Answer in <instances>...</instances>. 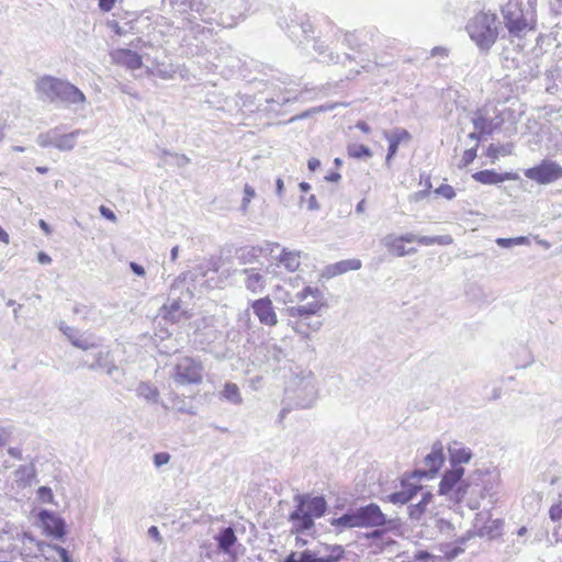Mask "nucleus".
I'll return each instance as SVG.
<instances>
[{"label": "nucleus", "instance_id": "10", "mask_svg": "<svg viewBox=\"0 0 562 562\" xmlns=\"http://www.w3.org/2000/svg\"><path fill=\"white\" fill-rule=\"evenodd\" d=\"M59 329L69 339L71 345L79 349L87 351L100 346V338L92 333H80L77 328L70 327L65 323H60Z\"/></svg>", "mask_w": 562, "mask_h": 562}, {"label": "nucleus", "instance_id": "41", "mask_svg": "<svg viewBox=\"0 0 562 562\" xmlns=\"http://www.w3.org/2000/svg\"><path fill=\"white\" fill-rule=\"evenodd\" d=\"M452 243H453V239L450 235H440V236H434V237L419 236V239H418V244L424 245V246H431L435 244L446 246V245H450Z\"/></svg>", "mask_w": 562, "mask_h": 562}, {"label": "nucleus", "instance_id": "24", "mask_svg": "<svg viewBox=\"0 0 562 562\" xmlns=\"http://www.w3.org/2000/svg\"><path fill=\"white\" fill-rule=\"evenodd\" d=\"M116 64L123 65L128 69L135 70L142 67V57L131 49H117L112 54Z\"/></svg>", "mask_w": 562, "mask_h": 562}, {"label": "nucleus", "instance_id": "25", "mask_svg": "<svg viewBox=\"0 0 562 562\" xmlns=\"http://www.w3.org/2000/svg\"><path fill=\"white\" fill-rule=\"evenodd\" d=\"M381 243L390 252L397 257L415 254L417 251L416 248H409L406 250L403 245L404 240L402 239V236H395L393 234L386 235Z\"/></svg>", "mask_w": 562, "mask_h": 562}, {"label": "nucleus", "instance_id": "59", "mask_svg": "<svg viewBox=\"0 0 562 562\" xmlns=\"http://www.w3.org/2000/svg\"><path fill=\"white\" fill-rule=\"evenodd\" d=\"M172 156H173L175 162L178 167L182 168L190 164V158L187 157L186 155L172 154Z\"/></svg>", "mask_w": 562, "mask_h": 562}, {"label": "nucleus", "instance_id": "54", "mask_svg": "<svg viewBox=\"0 0 562 562\" xmlns=\"http://www.w3.org/2000/svg\"><path fill=\"white\" fill-rule=\"evenodd\" d=\"M450 49L446 46H436L430 50L431 57L448 58Z\"/></svg>", "mask_w": 562, "mask_h": 562}, {"label": "nucleus", "instance_id": "12", "mask_svg": "<svg viewBox=\"0 0 562 562\" xmlns=\"http://www.w3.org/2000/svg\"><path fill=\"white\" fill-rule=\"evenodd\" d=\"M56 103H60L67 108L74 106L75 110H78L82 109L87 103V98L78 87L63 79Z\"/></svg>", "mask_w": 562, "mask_h": 562}, {"label": "nucleus", "instance_id": "13", "mask_svg": "<svg viewBox=\"0 0 562 562\" xmlns=\"http://www.w3.org/2000/svg\"><path fill=\"white\" fill-rule=\"evenodd\" d=\"M56 103H60L67 108L74 106L75 110H78L82 109L87 103V98L78 87L63 79Z\"/></svg>", "mask_w": 562, "mask_h": 562}, {"label": "nucleus", "instance_id": "17", "mask_svg": "<svg viewBox=\"0 0 562 562\" xmlns=\"http://www.w3.org/2000/svg\"><path fill=\"white\" fill-rule=\"evenodd\" d=\"M463 474L464 469L460 465H453L451 470L446 471L439 484V494L446 495L454 502L453 496L458 491V485L464 481L462 480Z\"/></svg>", "mask_w": 562, "mask_h": 562}, {"label": "nucleus", "instance_id": "28", "mask_svg": "<svg viewBox=\"0 0 562 562\" xmlns=\"http://www.w3.org/2000/svg\"><path fill=\"white\" fill-rule=\"evenodd\" d=\"M442 445L441 442H435L431 449V452L425 457V465L427 471L430 473H436L443 462V453H442Z\"/></svg>", "mask_w": 562, "mask_h": 562}, {"label": "nucleus", "instance_id": "62", "mask_svg": "<svg viewBox=\"0 0 562 562\" xmlns=\"http://www.w3.org/2000/svg\"><path fill=\"white\" fill-rule=\"evenodd\" d=\"M116 0H99V8L104 11L109 12L113 9Z\"/></svg>", "mask_w": 562, "mask_h": 562}, {"label": "nucleus", "instance_id": "9", "mask_svg": "<svg viewBox=\"0 0 562 562\" xmlns=\"http://www.w3.org/2000/svg\"><path fill=\"white\" fill-rule=\"evenodd\" d=\"M359 528H379L386 524V517L379 505L370 503L355 509Z\"/></svg>", "mask_w": 562, "mask_h": 562}, {"label": "nucleus", "instance_id": "44", "mask_svg": "<svg viewBox=\"0 0 562 562\" xmlns=\"http://www.w3.org/2000/svg\"><path fill=\"white\" fill-rule=\"evenodd\" d=\"M15 475L19 480L23 481L25 484H31L32 480L35 477V468L33 464L21 465Z\"/></svg>", "mask_w": 562, "mask_h": 562}, {"label": "nucleus", "instance_id": "20", "mask_svg": "<svg viewBox=\"0 0 562 562\" xmlns=\"http://www.w3.org/2000/svg\"><path fill=\"white\" fill-rule=\"evenodd\" d=\"M244 286L252 294H260L266 290V277L257 268H246L239 271Z\"/></svg>", "mask_w": 562, "mask_h": 562}, {"label": "nucleus", "instance_id": "4", "mask_svg": "<svg viewBox=\"0 0 562 562\" xmlns=\"http://www.w3.org/2000/svg\"><path fill=\"white\" fill-rule=\"evenodd\" d=\"M497 18L493 13L480 12L469 20L467 32L482 52H488L498 37Z\"/></svg>", "mask_w": 562, "mask_h": 562}, {"label": "nucleus", "instance_id": "21", "mask_svg": "<svg viewBox=\"0 0 562 562\" xmlns=\"http://www.w3.org/2000/svg\"><path fill=\"white\" fill-rule=\"evenodd\" d=\"M296 334L307 339L311 331H318L323 326L321 316H303L289 319L288 324Z\"/></svg>", "mask_w": 562, "mask_h": 562}, {"label": "nucleus", "instance_id": "58", "mask_svg": "<svg viewBox=\"0 0 562 562\" xmlns=\"http://www.w3.org/2000/svg\"><path fill=\"white\" fill-rule=\"evenodd\" d=\"M100 213L103 217H105L106 220L115 223L117 221V217L116 215L114 214V212L112 210H110L109 207L104 206V205H101L100 206Z\"/></svg>", "mask_w": 562, "mask_h": 562}, {"label": "nucleus", "instance_id": "36", "mask_svg": "<svg viewBox=\"0 0 562 562\" xmlns=\"http://www.w3.org/2000/svg\"><path fill=\"white\" fill-rule=\"evenodd\" d=\"M263 252V248L258 247H245L237 250V259L243 265L255 262L259 255Z\"/></svg>", "mask_w": 562, "mask_h": 562}, {"label": "nucleus", "instance_id": "23", "mask_svg": "<svg viewBox=\"0 0 562 562\" xmlns=\"http://www.w3.org/2000/svg\"><path fill=\"white\" fill-rule=\"evenodd\" d=\"M473 179L483 184H497L506 180H516L518 175L512 172L497 173L494 170H482L473 173Z\"/></svg>", "mask_w": 562, "mask_h": 562}, {"label": "nucleus", "instance_id": "55", "mask_svg": "<svg viewBox=\"0 0 562 562\" xmlns=\"http://www.w3.org/2000/svg\"><path fill=\"white\" fill-rule=\"evenodd\" d=\"M200 335L206 336L204 339L200 340L201 344H210L221 337V333L213 328H210L206 333H201Z\"/></svg>", "mask_w": 562, "mask_h": 562}, {"label": "nucleus", "instance_id": "8", "mask_svg": "<svg viewBox=\"0 0 562 562\" xmlns=\"http://www.w3.org/2000/svg\"><path fill=\"white\" fill-rule=\"evenodd\" d=\"M192 16L199 18L204 23H221L217 0H187Z\"/></svg>", "mask_w": 562, "mask_h": 562}, {"label": "nucleus", "instance_id": "40", "mask_svg": "<svg viewBox=\"0 0 562 562\" xmlns=\"http://www.w3.org/2000/svg\"><path fill=\"white\" fill-rule=\"evenodd\" d=\"M513 144H504V145H495L491 144L487 147L486 155L492 159V162H495L496 159H498L499 156H507L513 153Z\"/></svg>", "mask_w": 562, "mask_h": 562}, {"label": "nucleus", "instance_id": "63", "mask_svg": "<svg viewBox=\"0 0 562 562\" xmlns=\"http://www.w3.org/2000/svg\"><path fill=\"white\" fill-rule=\"evenodd\" d=\"M422 493V499L419 501L420 504H424L426 507L432 499V494L428 491H419Z\"/></svg>", "mask_w": 562, "mask_h": 562}, {"label": "nucleus", "instance_id": "5", "mask_svg": "<svg viewBox=\"0 0 562 562\" xmlns=\"http://www.w3.org/2000/svg\"><path fill=\"white\" fill-rule=\"evenodd\" d=\"M308 296H312L313 300L305 304L288 306L284 310L290 319L303 316H318L317 313L324 303L322 302L323 295L317 288L305 286L294 297L297 302H304Z\"/></svg>", "mask_w": 562, "mask_h": 562}, {"label": "nucleus", "instance_id": "31", "mask_svg": "<svg viewBox=\"0 0 562 562\" xmlns=\"http://www.w3.org/2000/svg\"><path fill=\"white\" fill-rule=\"evenodd\" d=\"M418 491H422V486H404L402 491L392 493L389 499L393 504H406L417 495Z\"/></svg>", "mask_w": 562, "mask_h": 562}, {"label": "nucleus", "instance_id": "30", "mask_svg": "<svg viewBox=\"0 0 562 562\" xmlns=\"http://www.w3.org/2000/svg\"><path fill=\"white\" fill-rule=\"evenodd\" d=\"M384 136L389 140L386 161H390L391 158L396 154L398 145L402 140H407L411 138V135L406 130H396L392 134L384 132Z\"/></svg>", "mask_w": 562, "mask_h": 562}, {"label": "nucleus", "instance_id": "38", "mask_svg": "<svg viewBox=\"0 0 562 562\" xmlns=\"http://www.w3.org/2000/svg\"><path fill=\"white\" fill-rule=\"evenodd\" d=\"M80 131H75L69 134L58 135L56 133L55 147L59 150H70L76 145V137Z\"/></svg>", "mask_w": 562, "mask_h": 562}, {"label": "nucleus", "instance_id": "48", "mask_svg": "<svg viewBox=\"0 0 562 562\" xmlns=\"http://www.w3.org/2000/svg\"><path fill=\"white\" fill-rule=\"evenodd\" d=\"M425 512L426 506L424 504H420L419 502L408 507V514L411 519L413 520H419L422 516L425 514Z\"/></svg>", "mask_w": 562, "mask_h": 562}, {"label": "nucleus", "instance_id": "1", "mask_svg": "<svg viewBox=\"0 0 562 562\" xmlns=\"http://www.w3.org/2000/svg\"><path fill=\"white\" fill-rule=\"evenodd\" d=\"M499 474L496 471L475 470L458 485L454 502L465 501L471 509H477L484 498L495 502L499 487Z\"/></svg>", "mask_w": 562, "mask_h": 562}, {"label": "nucleus", "instance_id": "6", "mask_svg": "<svg viewBox=\"0 0 562 562\" xmlns=\"http://www.w3.org/2000/svg\"><path fill=\"white\" fill-rule=\"evenodd\" d=\"M171 378L179 385L198 384L203 379V364L199 359L181 357L173 367Z\"/></svg>", "mask_w": 562, "mask_h": 562}, {"label": "nucleus", "instance_id": "33", "mask_svg": "<svg viewBox=\"0 0 562 562\" xmlns=\"http://www.w3.org/2000/svg\"><path fill=\"white\" fill-rule=\"evenodd\" d=\"M449 454L450 463L452 467H462L461 464L468 463L472 458V453L469 449L459 447L457 443H454V446L449 447Z\"/></svg>", "mask_w": 562, "mask_h": 562}, {"label": "nucleus", "instance_id": "2", "mask_svg": "<svg viewBox=\"0 0 562 562\" xmlns=\"http://www.w3.org/2000/svg\"><path fill=\"white\" fill-rule=\"evenodd\" d=\"M293 501L295 509L289 515L292 524V532L303 533L314 527V518L324 516L327 509V502L323 496H311L310 494H296Z\"/></svg>", "mask_w": 562, "mask_h": 562}, {"label": "nucleus", "instance_id": "29", "mask_svg": "<svg viewBox=\"0 0 562 562\" xmlns=\"http://www.w3.org/2000/svg\"><path fill=\"white\" fill-rule=\"evenodd\" d=\"M183 315L184 311L179 300H173L169 303H166L160 308V316L167 321H170L171 323L180 322Z\"/></svg>", "mask_w": 562, "mask_h": 562}, {"label": "nucleus", "instance_id": "50", "mask_svg": "<svg viewBox=\"0 0 562 562\" xmlns=\"http://www.w3.org/2000/svg\"><path fill=\"white\" fill-rule=\"evenodd\" d=\"M38 498L44 503H53L54 495L50 487L41 486L37 491Z\"/></svg>", "mask_w": 562, "mask_h": 562}, {"label": "nucleus", "instance_id": "37", "mask_svg": "<svg viewBox=\"0 0 562 562\" xmlns=\"http://www.w3.org/2000/svg\"><path fill=\"white\" fill-rule=\"evenodd\" d=\"M290 35L293 37H297L299 32H301L305 37H308L314 33V29L312 23L308 20H302L301 22L292 21V24L288 25Z\"/></svg>", "mask_w": 562, "mask_h": 562}, {"label": "nucleus", "instance_id": "39", "mask_svg": "<svg viewBox=\"0 0 562 562\" xmlns=\"http://www.w3.org/2000/svg\"><path fill=\"white\" fill-rule=\"evenodd\" d=\"M109 361H110V351L100 350L95 355V359L93 362L88 363L87 361H82L81 366L89 370H103L108 366Z\"/></svg>", "mask_w": 562, "mask_h": 562}, {"label": "nucleus", "instance_id": "11", "mask_svg": "<svg viewBox=\"0 0 562 562\" xmlns=\"http://www.w3.org/2000/svg\"><path fill=\"white\" fill-rule=\"evenodd\" d=\"M63 79L44 75L35 81V92L43 102L56 103Z\"/></svg>", "mask_w": 562, "mask_h": 562}, {"label": "nucleus", "instance_id": "34", "mask_svg": "<svg viewBox=\"0 0 562 562\" xmlns=\"http://www.w3.org/2000/svg\"><path fill=\"white\" fill-rule=\"evenodd\" d=\"M136 394L153 404L159 400L158 389L149 382H140L136 387Z\"/></svg>", "mask_w": 562, "mask_h": 562}, {"label": "nucleus", "instance_id": "61", "mask_svg": "<svg viewBox=\"0 0 562 562\" xmlns=\"http://www.w3.org/2000/svg\"><path fill=\"white\" fill-rule=\"evenodd\" d=\"M148 536L154 539L156 542L158 543H161L162 542V538L160 536V532L158 530V528L156 526H151L149 527L148 529Z\"/></svg>", "mask_w": 562, "mask_h": 562}, {"label": "nucleus", "instance_id": "64", "mask_svg": "<svg viewBox=\"0 0 562 562\" xmlns=\"http://www.w3.org/2000/svg\"><path fill=\"white\" fill-rule=\"evenodd\" d=\"M130 267H131V270H132L135 274H137V276H139V277L145 276V269H144L140 265H138V263H136V262H131V263H130Z\"/></svg>", "mask_w": 562, "mask_h": 562}, {"label": "nucleus", "instance_id": "49", "mask_svg": "<svg viewBox=\"0 0 562 562\" xmlns=\"http://www.w3.org/2000/svg\"><path fill=\"white\" fill-rule=\"evenodd\" d=\"M103 370L115 382L120 381V378L122 376V371L111 359L108 362V366Z\"/></svg>", "mask_w": 562, "mask_h": 562}, {"label": "nucleus", "instance_id": "53", "mask_svg": "<svg viewBox=\"0 0 562 562\" xmlns=\"http://www.w3.org/2000/svg\"><path fill=\"white\" fill-rule=\"evenodd\" d=\"M170 454L168 452H158L154 454V464L160 468L170 461Z\"/></svg>", "mask_w": 562, "mask_h": 562}, {"label": "nucleus", "instance_id": "26", "mask_svg": "<svg viewBox=\"0 0 562 562\" xmlns=\"http://www.w3.org/2000/svg\"><path fill=\"white\" fill-rule=\"evenodd\" d=\"M217 542L218 549L225 554L233 553V547L237 542V537L235 531L231 527H226L220 530V532L214 537Z\"/></svg>", "mask_w": 562, "mask_h": 562}, {"label": "nucleus", "instance_id": "56", "mask_svg": "<svg viewBox=\"0 0 562 562\" xmlns=\"http://www.w3.org/2000/svg\"><path fill=\"white\" fill-rule=\"evenodd\" d=\"M344 41L350 49H356L359 47L358 40L355 33H347L345 35Z\"/></svg>", "mask_w": 562, "mask_h": 562}, {"label": "nucleus", "instance_id": "46", "mask_svg": "<svg viewBox=\"0 0 562 562\" xmlns=\"http://www.w3.org/2000/svg\"><path fill=\"white\" fill-rule=\"evenodd\" d=\"M324 550L327 552L328 555L335 561L338 562L342 559L345 549L342 546L339 544H325Z\"/></svg>", "mask_w": 562, "mask_h": 562}, {"label": "nucleus", "instance_id": "18", "mask_svg": "<svg viewBox=\"0 0 562 562\" xmlns=\"http://www.w3.org/2000/svg\"><path fill=\"white\" fill-rule=\"evenodd\" d=\"M504 23L510 35L516 37L524 36L531 26L527 22L520 10L504 9Z\"/></svg>", "mask_w": 562, "mask_h": 562}, {"label": "nucleus", "instance_id": "27", "mask_svg": "<svg viewBox=\"0 0 562 562\" xmlns=\"http://www.w3.org/2000/svg\"><path fill=\"white\" fill-rule=\"evenodd\" d=\"M278 262L289 272H295L301 266V251L283 248Z\"/></svg>", "mask_w": 562, "mask_h": 562}, {"label": "nucleus", "instance_id": "7", "mask_svg": "<svg viewBox=\"0 0 562 562\" xmlns=\"http://www.w3.org/2000/svg\"><path fill=\"white\" fill-rule=\"evenodd\" d=\"M524 175L539 184H549L562 178V167L553 160L544 159L539 165L526 169Z\"/></svg>", "mask_w": 562, "mask_h": 562}, {"label": "nucleus", "instance_id": "14", "mask_svg": "<svg viewBox=\"0 0 562 562\" xmlns=\"http://www.w3.org/2000/svg\"><path fill=\"white\" fill-rule=\"evenodd\" d=\"M221 23L232 26L248 10L247 0H217Z\"/></svg>", "mask_w": 562, "mask_h": 562}, {"label": "nucleus", "instance_id": "51", "mask_svg": "<svg viewBox=\"0 0 562 562\" xmlns=\"http://www.w3.org/2000/svg\"><path fill=\"white\" fill-rule=\"evenodd\" d=\"M435 192L448 200H452L456 196L454 189L449 184H441Z\"/></svg>", "mask_w": 562, "mask_h": 562}, {"label": "nucleus", "instance_id": "3", "mask_svg": "<svg viewBox=\"0 0 562 562\" xmlns=\"http://www.w3.org/2000/svg\"><path fill=\"white\" fill-rule=\"evenodd\" d=\"M316 379L312 371L299 369L291 372L285 384V394L299 408H308L317 400Z\"/></svg>", "mask_w": 562, "mask_h": 562}, {"label": "nucleus", "instance_id": "15", "mask_svg": "<svg viewBox=\"0 0 562 562\" xmlns=\"http://www.w3.org/2000/svg\"><path fill=\"white\" fill-rule=\"evenodd\" d=\"M475 131L482 135H492L496 130H499L504 123L501 114L490 115L486 109H480L475 112L472 119Z\"/></svg>", "mask_w": 562, "mask_h": 562}, {"label": "nucleus", "instance_id": "42", "mask_svg": "<svg viewBox=\"0 0 562 562\" xmlns=\"http://www.w3.org/2000/svg\"><path fill=\"white\" fill-rule=\"evenodd\" d=\"M347 150L348 155L352 158L367 159L372 156V151L370 150V148L362 144H350L348 145Z\"/></svg>", "mask_w": 562, "mask_h": 562}, {"label": "nucleus", "instance_id": "57", "mask_svg": "<svg viewBox=\"0 0 562 562\" xmlns=\"http://www.w3.org/2000/svg\"><path fill=\"white\" fill-rule=\"evenodd\" d=\"M549 515L553 521L560 520L562 518V506L561 505H552L550 507Z\"/></svg>", "mask_w": 562, "mask_h": 562}, {"label": "nucleus", "instance_id": "32", "mask_svg": "<svg viewBox=\"0 0 562 562\" xmlns=\"http://www.w3.org/2000/svg\"><path fill=\"white\" fill-rule=\"evenodd\" d=\"M221 398L229 402L233 405H241L243 397L237 384L232 382H226L224 384L223 390L220 393Z\"/></svg>", "mask_w": 562, "mask_h": 562}, {"label": "nucleus", "instance_id": "52", "mask_svg": "<svg viewBox=\"0 0 562 562\" xmlns=\"http://www.w3.org/2000/svg\"><path fill=\"white\" fill-rule=\"evenodd\" d=\"M476 147H477V144L475 145V147L467 149L463 153V156H462V159H461V162H462L463 167L470 165L475 159V157H476Z\"/></svg>", "mask_w": 562, "mask_h": 562}, {"label": "nucleus", "instance_id": "19", "mask_svg": "<svg viewBox=\"0 0 562 562\" xmlns=\"http://www.w3.org/2000/svg\"><path fill=\"white\" fill-rule=\"evenodd\" d=\"M45 532L55 539H61L66 533L65 520L53 512L43 509L38 514Z\"/></svg>", "mask_w": 562, "mask_h": 562}, {"label": "nucleus", "instance_id": "47", "mask_svg": "<svg viewBox=\"0 0 562 562\" xmlns=\"http://www.w3.org/2000/svg\"><path fill=\"white\" fill-rule=\"evenodd\" d=\"M55 140H56V132H54V131H50L45 134H40L36 139L37 144L44 148L49 147V146L55 147Z\"/></svg>", "mask_w": 562, "mask_h": 562}, {"label": "nucleus", "instance_id": "35", "mask_svg": "<svg viewBox=\"0 0 562 562\" xmlns=\"http://www.w3.org/2000/svg\"><path fill=\"white\" fill-rule=\"evenodd\" d=\"M330 525L340 529L359 528L355 509H349L342 516L333 518Z\"/></svg>", "mask_w": 562, "mask_h": 562}, {"label": "nucleus", "instance_id": "16", "mask_svg": "<svg viewBox=\"0 0 562 562\" xmlns=\"http://www.w3.org/2000/svg\"><path fill=\"white\" fill-rule=\"evenodd\" d=\"M250 307L259 319L260 324L269 327L276 326L278 324V316L269 296L251 301Z\"/></svg>", "mask_w": 562, "mask_h": 562}, {"label": "nucleus", "instance_id": "22", "mask_svg": "<svg viewBox=\"0 0 562 562\" xmlns=\"http://www.w3.org/2000/svg\"><path fill=\"white\" fill-rule=\"evenodd\" d=\"M361 266V261L356 258L341 260L336 263L328 265L323 271V277L328 279L334 278L348 271L359 270Z\"/></svg>", "mask_w": 562, "mask_h": 562}, {"label": "nucleus", "instance_id": "43", "mask_svg": "<svg viewBox=\"0 0 562 562\" xmlns=\"http://www.w3.org/2000/svg\"><path fill=\"white\" fill-rule=\"evenodd\" d=\"M496 244L503 248H510L514 246L529 245L530 240L527 236H519L513 238H497Z\"/></svg>", "mask_w": 562, "mask_h": 562}, {"label": "nucleus", "instance_id": "60", "mask_svg": "<svg viewBox=\"0 0 562 562\" xmlns=\"http://www.w3.org/2000/svg\"><path fill=\"white\" fill-rule=\"evenodd\" d=\"M315 551L305 550L300 554L301 562H315Z\"/></svg>", "mask_w": 562, "mask_h": 562}, {"label": "nucleus", "instance_id": "45", "mask_svg": "<svg viewBox=\"0 0 562 562\" xmlns=\"http://www.w3.org/2000/svg\"><path fill=\"white\" fill-rule=\"evenodd\" d=\"M255 196H256L255 189L251 186L246 183L244 187V196H243L241 204H240V211L244 214H246L248 212L249 203H250L251 199H254Z\"/></svg>", "mask_w": 562, "mask_h": 562}]
</instances>
